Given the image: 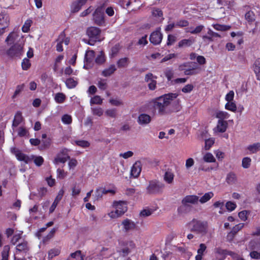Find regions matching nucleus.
<instances>
[{
  "label": "nucleus",
  "mask_w": 260,
  "mask_h": 260,
  "mask_svg": "<svg viewBox=\"0 0 260 260\" xmlns=\"http://www.w3.org/2000/svg\"><path fill=\"white\" fill-rule=\"evenodd\" d=\"M178 96L176 93H169L156 98L154 101V107L160 115L169 114L179 110L178 102H173Z\"/></svg>",
  "instance_id": "1"
},
{
  "label": "nucleus",
  "mask_w": 260,
  "mask_h": 260,
  "mask_svg": "<svg viewBox=\"0 0 260 260\" xmlns=\"http://www.w3.org/2000/svg\"><path fill=\"white\" fill-rule=\"evenodd\" d=\"M192 228L190 231L197 234L205 236L208 233V224L206 221L193 219L191 222Z\"/></svg>",
  "instance_id": "2"
},
{
  "label": "nucleus",
  "mask_w": 260,
  "mask_h": 260,
  "mask_svg": "<svg viewBox=\"0 0 260 260\" xmlns=\"http://www.w3.org/2000/svg\"><path fill=\"white\" fill-rule=\"evenodd\" d=\"M164 187V183L157 180H151L149 182L146 191L149 194H156L161 192Z\"/></svg>",
  "instance_id": "3"
},
{
  "label": "nucleus",
  "mask_w": 260,
  "mask_h": 260,
  "mask_svg": "<svg viewBox=\"0 0 260 260\" xmlns=\"http://www.w3.org/2000/svg\"><path fill=\"white\" fill-rule=\"evenodd\" d=\"M86 34L89 38L88 43L90 45H93L96 41H99L101 30L98 27L91 26L87 29Z\"/></svg>",
  "instance_id": "4"
},
{
  "label": "nucleus",
  "mask_w": 260,
  "mask_h": 260,
  "mask_svg": "<svg viewBox=\"0 0 260 260\" xmlns=\"http://www.w3.org/2000/svg\"><path fill=\"white\" fill-rule=\"evenodd\" d=\"M93 20L94 23L100 26L105 24L104 6L98 7L93 14Z\"/></svg>",
  "instance_id": "5"
},
{
  "label": "nucleus",
  "mask_w": 260,
  "mask_h": 260,
  "mask_svg": "<svg viewBox=\"0 0 260 260\" xmlns=\"http://www.w3.org/2000/svg\"><path fill=\"white\" fill-rule=\"evenodd\" d=\"M23 45L16 44L12 46L7 51V54L11 57H18L23 54Z\"/></svg>",
  "instance_id": "6"
},
{
  "label": "nucleus",
  "mask_w": 260,
  "mask_h": 260,
  "mask_svg": "<svg viewBox=\"0 0 260 260\" xmlns=\"http://www.w3.org/2000/svg\"><path fill=\"white\" fill-rule=\"evenodd\" d=\"M10 18L9 15L5 13L0 14V35H3L5 30L9 25Z\"/></svg>",
  "instance_id": "7"
},
{
  "label": "nucleus",
  "mask_w": 260,
  "mask_h": 260,
  "mask_svg": "<svg viewBox=\"0 0 260 260\" xmlns=\"http://www.w3.org/2000/svg\"><path fill=\"white\" fill-rule=\"evenodd\" d=\"M11 151L12 153L15 155L16 157L19 160L23 161L26 164L28 163L32 159V158L23 153L20 150L15 147L11 148Z\"/></svg>",
  "instance_id": "8"
},
{
  "label": "nucleus",
  "mask_w": 260,
  "mask_h": 260,
  "mask_svg": "<svg viewBox=\"0 0 260 260\" xmlns=\"http://www.w3.org/2000/svg\"><path fill=\"white\" fill-rule=\"evenodd\" d=\"M157 78L156 76H153V75L149 73L147 74L145 76V81L148 82V88L150 90H153L156 87V81L155 79Z\"/></svg>",
  "instance_id": "9"
},
{
  "label": "nucleus",
  "mask_w": 260,
  "mask_h": 260,
  "mask_svg": "<svg viewBox=\"0 0 260 260\" xmlns=\"http://www.w3.org/2000/svg\"><path fill=\"white\" fill-rule=\"evenodd\" d=\"M121 225L123 226L124 232L126 233L135 230L137 227L136 224L128 218L123 220Z\"/></svg>",
  "instance_id": "10"
},
{
  "label": "nucleus",
  "mask_w": 260,
  "mask_h": 260,
  "mask_svg": "<svg viewBox=\"0 0 260 260\" xmlns=\"http://www.w3.org/2000/svg\"><path fill=\"white\" fill-rule=\"evenodd\" d=\"M162 35L159 30H156L151 33L149 40L153 45H158L160 43Z\"/></svg>",
  "instance_id": "11"
},
{
  "label": "nucleus",
  "mask_w": 260,
  "mask_h": 260,
  "mask_svg": "<svg viewBox=\"0 0 260 260\" xmlns=\"http://www.w3.org/2000/svg\"><path fill=\"white\" fill-rule=\"evenodd\" d=\"M199 202V197L195 195H189L185 197L182 200L181 203H184L188 206L197 205Z\"/></svg>",
  "instance_id": "12"
},
{
  "label": "nucleus",
  "mask_w": 260,
  "mask_h": 260,
  "mask_svg": "<svg viewBox=\"0 0 260 260\" xmlns=\"http://www.w3.org/2000/svg\"><path fill=\"white\" fill-rule=\"evenodd\" d=\"M257 243L254 241H251L249 243V247L250 250H253L250 253V256L252 258L260 259V252H258L254 249H257L256 245Z\"/></svg>",
  "instance_id": "13"
},
{
  "label": "nucleus",
  "mask_w": 260,
  "mask_h": 260,
  "mask_svg": "<svg viewBox=\"0 0 260 260\" xmlns=\"http://www.w3.org/2000/svg\"><path fill=\"white\" fill-rule=\"evenodd\" d=\"M128 242L121 241L119 242V248L118 252L122 254L123 256H126L130 252L131 250L127 246Z\"/></svg>",
  "instance_id": "14"
},
{
  "label": "nucleus",
  "mask_w": 260,
  "mask_h": 260,
  "mask_svg": "<svg viewBox=\"0 0 260 260\" xmlns=\"http://www.w3.org/2000/svg\"><path fill=\"white\" fill-rule=\"evenodd\" d=\"M215 256L218 260H223L225 259L226 255L230 254L227 250L223 249L220 247L215 248L214 250Z\"/></svg>",
  "instance_id": "15"
},
{
  "label": "nucleus",
  "mask_w": 260,
  "mask_h": 260,
  "mask_svg": "<svg viewBox=\"0 0 260 260\" xmlns=\"http://www.w3.org/2000/svg\"><path fill=\"white\" fill-rule=\"evenodd\" d=\"M87 1V0H77L73 2L71 6V12L72 13L78 12Z\"/></svg>",
  "instance_id": "16"
},
{
  "label": "nucleus",
  "mask_w": 260,
  "mask_h": 260,
  "mask_svg": "<svg viewBox=\"0 0 260 260\" xmlns=\"http://www.w3.org/2000/svg\"><path fill=\"white\" fill-rule=\"evenodd\" d=\"M141 171V164L140 161H136L133 165L131 170V175L134 178L138 177Z\"/></svg>",
  "instance_id": "17"
},
{
  "label": "nucleus",
  "mask_w": 260,
  "mask_h": 260,
  "mask_svg": "<svg viewBox=\"0 0 260 260\" xmlns=\"http://www.w3.org/2000/svg\"><path fill=\"white\" fill-rule=\"evenodd\" d=\"M151 117L146 114H140L138 118V122L141 125H146L151 122Z\"/></svg>",
  "instance_id": "18"
},
{
  "label": "nucleus",
  "mask_w": 260,
  "mask_h": 260,
  "mask_svg": "<svg viewBox=\"0 0 260 260\" xmlns=\"http://www.w3.org/2000/svg\"><path fill=\"white\" fill-rule=\"evenodd\" d=\"M113 205L115 209L119 210L120 214H124L127 211L126 203L124 201L115 202Z\"/></svg>",
  "instance_id": "19"
},
{
  "label": "nucleus",
  "mask_w": 260,
  "mask_h": 260,
  "mask_svg": "<svg viewBox=\"0 0 260 260\" xmlns=\"http://www.w3.org/2000/svg\"><path fill=\"white\" fill-rule=\"evenodd\" d=\"M194 66L192 67L191 69L189 68L183 70L185 75H194L200 73L201 68L197 64H194Z\"/></svg>",
  "instance_id": "20"
},
{
  "label": "nucleus",
  "mask_w": 260,
  "mask_h": 260,
  "mask_svg": "<svg viewBox=\"0 0 260 260\" xmlns=\"http://www.w3.org/2000/svg\"><path fill=\"white\" fill-rule=\"evenodd\" d=\"M192 209V206H188L184 203H182V205L178 207L177 211L179 215H182L189 212Z\"/></svg>",
  "instance_id": "21"
},
{
  "label": "nucleus",
  "mask_w": 260,
  "mask_h": 260,
  "mask_svg": "<svg viewBox=\"0 0 260 260\" xmlns=\"http://www.w3.org/2000/svg\"><path fill=\"white\" fill-rule=\"evenodd\" d=\"M207 246L205 244L201 243L199 245L197 250L198 254L196 256V260H202L204 253L206 251Z\"/></svg>",
  "instance_id": "22"
},
{
  "label": "nucleus",
  "mask_w": 260,
  "mask_h": 260,
  "mask_svg": "<svg viewBox=\"0 0 260 260\" xmlns=\"http://www.w3.org/2000/svg\"><path fill=\"white\" fill-rule=\"evenodd\" d=\"M23 120V118L22 116V113L20 111H17L14 116L12 126L17 127Z\"/></svg>",
  "instance_id": "23"
},
{
  "label": "nucleus",
  "mask_w": 260,
  "mask_h": 260,
  "mask_svg": "<svg viewBox=\"0 0 260 260\" xmlns=\"http://www.w3.org/2000/svg\"><path fill=\"white\" fill-rule=\"evenodd\" d=\"M64 37V32H62L56 40V42L57 43L56 45V50L58 52H61L63 51L62 44L63 43Z\"/></svg>",
  "instance_id": "24"
},
{
  "label": "nucleus",
  "mask_w": 260,
  "mask_h": 260,
  "mask_svg": "<svg viewBox=\"0 0 260 260\" xmlns=\"http://www.w3.org/2000/svg\"><path fill=\"white\" fill-rule=\"evenodd\" d=\"M70 159L69 155L61 156V154H58L54 159V163L58 165L59 163H64L67 160Z\"/></svg>",
  "instance_id": "25"
},
{
  "label": "nucleus",
  "mask_w": 260,
  "mask_h": 260,
  "mask_svg": "<svg viewBox=\"0 0 260 260\" xmlns=\"http://www.w3.org/2000/svg\"><path fill=\"white\" fill-rule=\"evenodd\" d=\"M129 63V59L128 57H124L119 59L117 62V65L119 68H126Z\"/></svg>",
  "instance_id": "26"
},
{
  "label": "nucleus",
  "mask_w": 260,
  "mask_h": 260,
  "mask_svg": "<svg viewBox=\"0 0 260 260\" xmlns=\"http://www.w3.org/2000/svg\"><path fill=\"white\" fill-rule=\"evenodd\" d=\"M116 70V68L114 64H111L108 68L103 71L102 74L104 77H108L113 74Z\"/></svg>",
  "instance_id": "27"
},
{
  "label": "nucleus",
  "mask_w": 260,
  "mask_h": 260,
  "mask_svg": "<svg viewBox=\"0 0 260 260\" xmlns=\"http://www.w3.org/2000/svg\"><path fill=\"white\" fill-rule=\"evenodd\" d=\"M244 226V223H241L236 225L234 226L228 235V237L231 236L233 238L234 236L240 231L241 230Z\"/></svg>",
  "instance_id": "28"
},
{
  "label": "nucleus",
  "mask_w": 260,
  "mask_h": 260,
  "mask_svg": "<svg viewBox=\"0 0 260 260\" xmlns=\"http://www.w3.org/2000/svg\"><path fill=\"white\" fill-rule=\"evenodd\" d=\"M174 177V174L170 170H168L165 173L164 179L168 184H171L173 182Z\"/></svg>",
  "instance_id": "29"
},
{
  "label": "nucleus",
  "mask_w": 260,
  "mask_h": 260,
  "mask_svg": "<svg viewBox=\"0 0 260 260\" xmlns=\"http://www.w3.org/2000/svg\"><path fill=\"white\" fill-rule=\"evenodd\" d=\"M152 15L160 21L164 19L163 13L159 8H153L152 9Z\"/></svg>",
  "instance_id": "30"
},
{
  "label": "nucleus",
  "mask_w": 260,
  "mask_h": 260,
  "mask_svg": "<svg viewBox=\"0 0 260 260\" xmlns=\"http://www.w3.org/2000/svg\"><path fill=\"white\" fill-rule=\"evenodd\" d=\"M16 250L20 252H26L29 250L28 246V243L26 241H23V242L19 243L16 246Z\"/></svg>",
  "instance_id": "31"
},
{
  "label": "nucleus",
  "mask_w": 260,
  "mask_h": 260,
  "mask_svg": "<svg viewBox=\"0 0 260 260\" xmlns=\"http://www.w3.org/2000/svg\"><path fill=\"white\" fill-rule=\"evenodd\" d=\"M194 39L192 38H190L188 39H184L180 41L178 43L179 47H182L183 46H189L194 42Z\"/></svg>",
  "instance_id": "32"
},
{
  "label": "nucleus",
  "mask_w": 260,
  "mask_h": 260,
  "mask_svg": "<svg viewBox=\"0 0 260 260\" xmlns=\"http://www.w3.org/2000/svg\"><path fill=\"white\" fill-rule=\"evenodd\" d=\"M237 177L235 173L233 172H230L229 174H228L226 178V181L228 184H235L237 182Z\"/></svg>",
  "instance_id": "33"
},
{
  "label": "nucleus",
  "mask_w": 260,
  "mask_h": 260,
  "mask_svg": "<svg viewBox=\"0 0 260 260\" xmlns=\"http://www.w3.org/2000/svg\"><path fill=\"white\" fill-rule=\"evenodd\" d=\"M227 122L221 120H219L217 125V129L219 132L223 133L226 131Z\"/></svg>",
  "instance_id": "34"
},
{
  "label": "nucleus",
  "mask_w": 260,
  "mask_h": 260,
  "mask_svg": "<svg viewBox=\"0 0 260 260\" xmlns=\"http://www.w3.org/2000/svg\"><path fill=\"white\" fill-rule=\"evenodd\" d=\"M208 34L209 35V36H204L203 37V38L204 39H206L208 40H209V41H213V38L214 37H219V38L220 37V35H219L218 34H217L216 32H213L210 29H208Z\"/></svg>",
  "instance_id": "35"
},
{
  "label": "nucleus",
  "mask_w": 260,
  "mask_h": 260,
  "mask_svg": "<svg viewBox=\"0 0 260 260\" xmlns=\"http://www.w3.org/2000/svg\"><path fill=\"white\" fill-rule=\"evenodd\" d=\"M254 71L256 74L257 79L260 80V58L257 59L253 64Z\"/></svg>",
  "instance_id": "36"
},
{
  "label": "nucleus",
  "mask_w": 260,
  "mask_h": 260,
  "mask_svg": "<svg viewBox=\"0 0 260 260\" xmlns=\"http://www.w3.org/2000/svg\"><path fill=\"white\" fill-rule=\"evenodd\" d=\"M41 142V145L40 147V150H45L48 149L51 144V140L50 138L42 140Z\"/></svg>",
  "instance_id": "37"
},
{
  "label": "nucleus",
  "mask_w": 260,
  "mask_h": 260,
  "mask_svg": "<svg viewBox=\"0 0 260 260\" xmlns=\"http://www.w3.org/2000/svg\"><path fill=\"white\" fill-rule=\"evenodd\" d=\"M213 195L214 194L212 192L206 193L200 199H199V201H200L201 203L204 204L211 199L213 197Z\"/></svg>",
  "instance_id": "38"
},
{
  "label": "nucleus",
  "mask_w": 260,
  "mask_h": 260,
  "mask_svg": "<svg viewBox=\"0 0 260 260\" xmlns=\"http://www.w3.org/2000/svg\"><path fill=\"white\" fill-rule=\"evenodd\" d=\"M247 149L252 153H256L260 150V143H256L249 145L248 146Z\"/></svg>",
  "instance_id": "39"
},
{
  "label": "nucleus",
  "mask_w": 260,
  "mask_h": 260,
  "mask_svg": "<svg viewBox=\"0 0 260 260\" xmlns=\"http://www.w3.org/2000/svg\"><path fill=\"white\" fill-rule=\"evenodd\" d=\"M18 37L17 35L14 31L11 32L7 37L6 39V42L8 44H12L16 40V38Z\"/></svg>",
  "instance_id": "40"
},
{
  "label": "nucleus",
  "mask_w": 260,
  "mask_h": 260,
  "mask_svg": "<svg viewBox=\"0 0 260 260\" xmlns=\"http://www.w3.org/2000/svg\"><path fill=\"white\" fill-rule=\"evenodd\" d=\"M10 249V248L9 245H6L4 247L2 253V260L8 259Z\"/></svg>",
  "instance_id": "41"
},
{
  "label": "nucleus",
  "mask_w": 260,
  "mask_h": 260,
  "mask_svg": "<svg viewBox=\"0 0 260 260\" xmlns=\"http://www.w3.org/2000/svg\"><path fill=\"white\" fill-rule=\"evenodd\" d=\"M77 81H75L72 78H68L66 82V85L69 88L75 87L77 85Z\"/></svg>",
  "instance_id": "42"
},
{
  "label": "nucleus",
  "mask_w": 260,
  "mask_h": 260,
  "mask_svg": "<svg viewBox=\"0 0 260 260\" xmlns=\"http://www.w3.org/2000/svg\"><path fill=\"white\" fill-rule=\"evenodd\" d=\"M255 15L253 12L248 11L245 14V19L248 21L249 23H251L255 20Z\"/></svg>",
  "instance_id": "43"
},
{
  "label": "nucleus",
  "mask_w": 260,
  "mask_h": 260,
  "mask_svg": "<svg viewBox=\"0 0 260 260\" xmlns=\"http://www.w3.org/2000/svg\"><path fill=\"white\" fill-rule=\"evenodd\" d=\"M213 27L217 30L225 31L230 29L231 26L229 25L216 24L213 25Z\"/></svg>",
  "instance_id": "44"
},
{
  "label": "nucleus",
  "mask_w": 260,
  "mask_h": 260,
  "mask_svg": "<svg viewBox=\"0 0 260 260\" xmlns=\"http://www.w3.org/2000/svg\"><path fill=\"white\" fill-rule=\"evenodd\" d=\"M194 64H197L194 62H186L182 64H181L179 67V70H184L187 69L192 68V67L194 66Z\"/></svg>",
  "instance_id": "45"
},
{
  "label": "nucleus",
  "mask_w": 260,
  "mask_h": 260,
  "mask_svg": "<svg viewBox=\"0 0 260 260\" xmlns=\"http://www.w3.org/2000/svg\"><path fill=\"white\" fill-rule=\"evenodd\" d=\"M203 159L205 162H212L215 161V158L210 153H207L203 157Z\"/></svg>",
  "instance_id": "46"
},
{
  "label": "nucleus",
  "mask_w": 260,
  "mask_h": 260,
  "mask_svg": "<svg viewBox=\"0 0 260 260\" xmlns=\"http://www.w3.org/2000/svg\"><path fill=\"white\" fill-rule=\"evenodd\" d=\"M24 84H22L17 86L16 90L12 96V99H15L16 96L20 94V93L23 90L24 88Z\"/></svg>",
  "instance_id": "47"
},
{
  "label": "nucleus",
  "mask_w": 260,
  "mask_h": 260,
  "mask_svg": "<svg viewBox=\"0 0 260 260\" xmlns=\"http://www.w3.org/2000/svg\"><path fill=\"white\" fill-rule=\"evenodd\" d=\"M66 99L65 95L62 93H57L55 96V100L58 103H62Z\"/></svg>",
  "instance_id": "48"
},
{
  "label": "nucleus",
  "mask_w": 260,
  "mask_h": 260,
  "mask_svg": "<svg viewBox=\"0 0 260 260\" xmlns=\"http://www.w3.org/2000/svg\"><path fill=\"white\" fill-rule=\"evenodd\" d=\"M32 20H27L22 27V30L24 32H27L29 30V28L32 23Z\"/></svg>",
  "instance_id": "49"
},
{
  "label": "nucleus",
  "mask_w": 260,
  "mask_h": 260,
  "mask_svg": "<svg viewBox=\"0 0 260 260\" xmlns=\"http://www.w3.org/2000/svg\"><path fill=\"white\" fill-rule=\"evenodd\" d=\"M105 115L110 117L116 118L117 117V111L115 109L107 110L105 112Z\"/></svg>",
  "instance_id": "50"
},
{
  "label": "nucleus",
  "mask_w": 260,
  "mask_h": 260,
  "mask_svg": "<svg viewBox=\"0 0 260 260\" xmlns=\"http://www.w3.org/2000/svg\"><path fill=\"white\" fill-rule=\"evenodd\" d=\"M60 250L57 248H54L50 250L48 252V258L49 259L52 258L53 257L59 255Z\"/></svg>",
  "instance_id": "51"
},
{
  "label": "nucleus",
  "mask_w": 260,
  "mask_h": 260,
  "mask_svg": "<svg viewBox=\"0 0 260 260\" xmlns=\"http://www.w3.org/2000/svg\"><path fill=\"white\" fill-rule=\"evenodd\" d=\"M103 103V100L99 95H95L90 100V104L101 105Z\"/></svg>",
  "instance_id": "52"
},
{
  "label": "nucleus",
  "mask_w": 260,
  "mask_h": 260,
  "mask_svg": "<svg viewBox=\"0 0 260 260\" xmlns=\"http://www.w3.org/2000/svg\"><path fill=\"white\" fill-rule=\"evenodd\" d=\"M94 56V52L93 50L87 51L85 54V59L87 62H90Z\"/></svg>",
  "instance_id": "53"
},
{
  "label": "nucleus",
  "mask_w": 260,
  "mask_h": 260,
  "mask_svg": "<svg viewBox=\"0 0 260 260\" xmlns=\"http://www.w3.org/2000/svg\"><path fill=\"white\" fill-rule=\"evenodd\" d=\"M225 108L227 110L232 111L233 112H235L237 110V107L236 104L234 103L231 102H228L225 106Z\"/></svg>",
  "instance_id": "54"
},
{
  "label": "nucleus",
  "mask_w": 260,
  "mask_h": 260,
  "mask_svg": "<svg viewBox=\"0 0 260 260\" xmlns=\"http://www.w3.org/2000/svg\"><path fill=\"white\" fill-rule=\"evenodd\" d=\"M91 111L93 115L98 116H101L103 114V110L100 107L91 108Z\"/></svg>",
  "instance_id": "55"
},
{
  "label": "nucleus",
  "mask_w": 260,
  "mask_h": 260,
  "mask_svg": "<svg viewBox=\"0 0 260 260\" xmlns=\"http://www.w3.org/2000/svg\"><path fill=\"white\" fill-rule=\"evenodd\" d=\"M75 143L79 146L83 148H87L90 146V143L85 140L76 141Z\"/></svg>",
  "instance_id": "56"
},
{
  "label": "nucleus",
  "mask_w": 260,
  "mask_h": 260,
  "mask_svg": "<svg viewBox=\"0 0 260 260\" xmlns=\"http://www.w3.org/2000/svg\"><path fill=\"white\" fill-rule=\"evenodd\" d=\"M153 211L149 209H145L141 211L140 216L143 217H146L150 216L152 213Z\"/></svg>",
  "instance_id": "57"
},
{
  "label": "nucleus",
  "mask_w": 260,
  "mask_h": 260,
  "mask_svg": "<svg viewBox=\"0 0 260 260\" xmlns=\"http://www.w3.org/2000/svg\"><path fill=\"white\" fill-rule=\"evenodd\" d=\"M61 120L64 124H70L72 123V119L70 115L64 114L62 116Z\"/></svg>",
  "instance_id": "58"
},
{
  "label": "nucleus",
  "mask_w": 260,
  "mask_h": 260,
  "mask_svg": "<svg viewBox=\"0 0 260 260\" xmlns=\"http://www.w3.org/2000/svg\"><path fill=\"white\" fill-rule=\"evenodd\" d=\"M22 68L24 70H27L30 67V62L28 58H24L22 62Z\"/></svg>",
  "instance_id": "59"
},
{
  "label": "nucleus",
  "mask_w": 260,
  "mask_h": 260,
  "mask_svg": "<svg viewBox=\"0 0 260 260\" xmlns=\"http://www.w3.org/2000/svg\"><path fill=\"white\" fill-rule=\"evenodd\" d=\"M216 117L219 118V120L226 118L228 117V114L226 112L223 111H218L216 113Z\"/></svg>",
  "instance_id": "60"
},
{
  "label": "nucleus",
  "mask_w": 260,
  "mask_h": 260,
  "mask_svg": "<svg viewBox=\"0 0 260 260\" xmlns=\"http://www.w3.org/2000/svg\"><path fill=\"white\" fill-rule=\"evenodd\" d=\"M32 158L35 157L34 159V162L37 166H41L43 162H44V159L42 156H32Z\"/></svg>",
  "instance_id": "61"
},
{
  "label": "nucleus",
  "mask_w": 260,
  "mask_h": 260,
  "mask_svg": "<svg viewBox=\"0 0 260 260\" xmlns=\"http://www.w3.org/2000/svg\"><path fill=\"white\" fill-rule=\"evenodd\" d=\"M103 194H104V193H103V189L101 188H98L95 191L94 198L97 200L101 199Z\"/></svg>",
  "instance_id": "62"
},
{
  "label": "nucleus",
  "mask_w": 260,
  "mask_h": 260,
  "mask_svg": "<svg viewBox=\"0 0 260 260\" xmlns=\"http://www.w3.org/2000/svg\"><path fill=\"white\" fill-rule=\"evenodd\" d=\"M119 212L120 211H119V210H117V209H116L115 211H111V212H110L109 213V215L112 218H117V217L121 216V215H122L123 214H120V213Z\"/></svg>",
  "instance_id": "63"
},
{
  "label": "nucleus",
  "mask_w": 260,
  "mask_h": 260,
  "mask_svg": "<svg viewBox=\"0 0 260 260\" xmlns=\"http://www.w3.org/2000/svg\"><path fill=\"white\" fill-rule=\"evenodd\" d=\"M251 159L249 157H244L242 160V167L244 168H248L250 165Z\"/></svg>",
  "instance_id": "64"
}]
</instances>
